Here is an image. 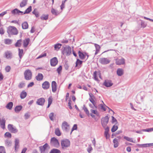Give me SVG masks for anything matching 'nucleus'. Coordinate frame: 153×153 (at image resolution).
Returning <instances> with one entry per match:
<instances>
[{
	"label": "nucleus",
	"instance_id": "nucleus-8",
	"mask_svg": "<svg viewBox=\"0 0 153 153\" xmlns=\"http://www.w3.org/2000/svg\"><path fill=\"white\" fill-rule=\"evenodd\" d=\"M62 128L64 131L68 132L70 128V126L67 122L64 121L62 123Z\"/></svg>",
	"mask_w": 153,
	"mask_h": 153
},
{
	"label": "nucleus",
	"instance_id": "nucleus-4",
	"mask_svg": "<svg viewBox=\"0 0 153 153\" xmlns=\"http://www.w3.org/2000/svg\"><path fill=\"white\" fill-rule=\"evenodd\" d=\"M7 32L9 34L11 35H16L18 33L17 29L13 26H9L8 28Z\"/></svg>",
	"mask_w": 153,
	"mask_h": 153
},
{
	"label": "nucleus",
	"instance_id": "nucleus-6",
	"mask_svg": "<svg viewBox=\"0 0 153 153\" xmlns=\"http://www.w3.org/2000/svg\"><path fill=\"white\" fill-rule=\"evenodd\" d=\"M51 145L55 147L58 148L59 146V143L58 140L55 137H52L51 139Z\"/></svg>",
	"mask_w": 153,
	"mask_h": 153
},
{
	"label": "nucleus",
	"instance_id": "nucleus-24",
	"mask_svg": "<svg viewBox=\"0 0 153 153\" xmlns=\"http://www.w3.org/2000/svg\"><path fill=\"white\" fill-rule=\"evenodd\" d=\"M5 144L6 146L7 147L11 146L12 145V142L8 140H6L5 141Z\"/></svg>",
	"mask_w": 153,
	"mask_h": 153
},
{
	"label": "nucleus",
	"instance_id": "nucleus-19",
	"mask_svg": "<svg viewBox=\"0 0 153 153\" xmlns=\"http://www.w3.org/2000/svg\"><path fill=\"white\" fill-rule=\"evenodd\" d=\"M52 90L53 92H55L56 90V83L55 81H53L51 83Z\"/></svg>",
	"mask_w": 153,
	"mask_h": 153
},
{
	"label": "nucleus",
	"instance_id": "nucleus-63",
	"mask_svg": "<svg viewBox=\"0 0 153 153\" xmlns=\"http://www.w3.org/2000/svg\"><path fill=\"white\" fill-rule=\"evenodd\" d=\"M4 30L2 27L0 28V34L1 35L4 34Z\"/></svg>",
	"mask_w": 153,
	"mask_h": 153
},
{
	"label": "nucleus",
	"instance_id": "nucleus-53",
	"mask_svg": "<svg viewBox=\"0 0 153 153\" xmlns=\"http://www.w3.org/2000/svg\"><path fill=\"white\" fill-rule=\"evenodd\" d=\"M32 13L34 14L36 17L39 16V13L38 11H36V9H35L32 12Z\"/></svg>",
	"mask_w": 153,
	"mask_h": 153
},
{
	"label": "nucleus",
	"instance_id": "nucleus-51",
	"mask_svg": "<svg viewBox=\"0 0 153 153\" xmlns=\"http://www.w3.org/2000/svg\"><path fill=\"white\" fill-rule=\"evenodd\" d=\"M0 153H6L4 147L3 146H0Z\"/></svg>",
	"mask_w": 153,
	"mask_h": 153
},
{
	"label": "nucleus",
	"instance_id": "nucleus-13",
	"mask_svg": "<svg viewBox=\"0 0 153 153\" xmlns=\"http://www.w3.org/2000/svg\"><path fill=\"white\" fill-rule=\"evenodd\" d=\"M48 146L47 143H45L42 146H40L39 147V150L41 153H45V151Z\"/></svg>",
	"mask_w": 153,
	"mask_h": 153
},
{
	"label": "nucleus",
	"instance_id": "nucleus-10",
	"mask_svg": "<svg viewBox=\"0 0 153 153\" xmlns=\"http://www.w3.org/2000/svg\"><path fill=\"white\" fill-rule=\"evenodd\" d=\"M8 130L13 133L17 132L18 130L16 128L13 127L12 125L9 124L8 126Z\"/></svg>",
	"mask_w": 153,
	"mask_h": 153
},
{
	"label": "nucleus",
	"instance_id": "nucleus-12",
	"mask_svg": "<svg viewBox=\"0 0 153 153\" xmlns=\"http://www.w3.org/2000/svg\"><path fill=\"white\" fill-rule=\"evenodd\" d=\"M103 85L105 86L108 87L112 86L113 83L111 80L107 79L105 81Z\"/></svg>",
	"mask_w": 153,
	"mask_h": 153
},
{
	"label": "nucleus",
	"instance_id": "nucleus-34",
	"mask_svg": "<svg viewBox=\"0 0 153 153\" xmlns=\"http://www.w3.org/2000/svg\"><path fill=\"white\" fill-rule=\"evenodd\" d=\"M27 96V93L24 91H23L20 94V97L22 99H24Z\"/></svg>",
	"mask_w": 153,
	"mask_h": 153
},
{
	"label": "nucleus",
	"instance_id": "nucleus-40",
	"mask_svg": "<svg viewBox=\"0 0 153 153\" xmlns=\"http://www.w3.org/2000/svg\"><path fill=\"white\" fill-rule=\"evenodd\" d=\"M51 12L53 14L55 15H57L59 14V13L57 10H55L53 8L51 9Z\"/></svg>",
	"mask_w": 153,
	"mask_h": 153
},
{
	"label": "nucleus",
	"instance_id": "nucleus-62",
	"mask_svg": "<svg viewBox=\"0 0 153 153\" xmlns=\"http://www.w3.org/2000/svg\"><path fill=\"white\" fill-rule=\"evenodd\" d=\"M94 77V79L96 81H97L98 80V78L97 77V72L95 71L94 73L93 74Z\"/></svg>",
	"mask_w": 153,
	"mask_h": 153
},
{
	"label": "nucleus",
	"instance_id": "nucleus-44",
	"mask_svg": "<svg viewBox=\"0 0 153 153\" xmlns=\"http://www.w3.org/2000/svg\"><path fill=\"white\" fill-rule=\"evenodd\" d=\"M55 134L58 136H60L61 134L60 131L58 128H57L55 129Z\"/></svg>",
	"mask_w": 153,
	"mask_h": 153
},
{
	"label": "nucleus",
	"instance_id": "nucleus-42",
	"mask_svg": "<svg viewBox=\"0 0 153 153\" xmlns=\"http://www.w3.org/2000/svg\"><path fill=\"white\" fill-rule=\"evenodd\" d=\"M12 40L9 39H6L4 40L5 43L7 45L11 44L12 43Z\"/></svg>",
	"mask_w": 153,
	"mask_h": 153
},
{
	"label": "nucleus",
	"instance_id": "nucleus-58",
	"mask_svg": "<svg viewBox=\"0 0 153 153\" xmlns=\"http://www.w3.org/2000/svg\"><path fill=\"white\" fill-rule=\"evenodd\" d=\"M4 136L8 137L11 138V134L9 132H6L4 134Z\"/></svg>",
	"mask_w": 153,
	"mask_h": 153
},
{
	"label": "nucleus",
	"instance_id": "nucleus-18",
	"mask_svg": "<svg viewBox=\"0 0 153 153\" xmlns=\"http://www.w3.org/2000/svg\"><path fill=\"white\" fill-rule=\"evenodd\" d=\"M45 100L43 98H41L37 100L36 103L39 105H42L44 104Z\"/></svg>",
	"mask_w": 153,
	"mask_h": 153
},
{
	"label": "nucleus",
	"instance_id": "nucleus-36",
	"mask_svg": "<svg viewBox=\"0 0 153 153\" xmlns=\"http://www.w3.org/2000/svg\"><path fill=\"white\" fill-rule=\"evenodd\" d=\"M49 153H61V152L58 149H53Z\"/></svg>",
	"mask_w": 153,
	"mask_h": 153
},
{
	"label": "nucleus",
	"instance_id": "nucleus-55",
	"mask_svg": "<svg viewBox=\"0 0 153 153\" xmlns=\"http://www.w3.org/2000/svg\"><path fill=\"white\" fill-rule=\"evenodd\" d=\"M77 129V125L76 124H74L72 128L71 131L70 132V134H71L72 132L74 130H76Z\"/></svg>",
	"mask_w": 153,
	"mask_h": 153
},
{
	"label": "nucleus",
	"instance_id": "nucleus-3",
	"mask_svg": "<svg viewBox=\"0 0 153 153\" xmlns=\"http://www.w3.org/2000/svg\"><path fill=\"white\" fill-rule=\"evenodd\" d=\"M25 78L26 80H30L32 77V73L31 71L29 69L26 70L24 74Z\"/></svg>",
	"mask_w": 153,
	"mask_h": 153
},
{
	"label": "nucleus",
	"instance_id": "nucleus-64",
	"mask_svg": "<svg viewBox=\"0 0 153 153\" xmlns=\"http://www.w3.org/2000/svg\"><path fill=\"white\" fill-rule=\"evenodd\" d=\"M62 70V66L60 65L59 67L57 69V71L59 74L60 73V72Z\"/></svg>",
	"mask_w": 153,
	"mask_h": 153
},
{
	"label": "nucleus",
	"instance_id": "nucleus-59",
	"mask_svg": "<svg viewBox=\"0 0 153 153\" xmlns=\"http://www.w3.org/2000/svg\"><path fill=\"white\" fill-rule=\"evenodd\" d=\"M46 56V53H42L39 56L37 57V59H39L44 57L45 56Z\"/></svg>",
	"mask_w": 153,
	"mask_h": 153
},
{
	"label": "nucleus",
	"instance_id": "nucleus-60",
	"mask_svg": "<svg viewBox=\"0 0 153 153\" xmlns=\"http://www.w3.org/2000/svg\"><path fill=\"white\" fill-rule=\"evenodd\" d=\"M141 25L143 28L145 27L147 25V24L145 23L143 21H142L141 22Z\"/></svg>",
	"mask_w": 153,
	"mask_h": 153
},
{
	"label": "nucleus",
	"instance_id": "nucleus-54",
	"mask_svg": "<svg viewBox=\"0 0 153 153\" xmlns=\"http://www.w3.org/2000/svg\"><path fill=\"white\" fill-rule=\"evenodd\" d=\"M66 1L64 0L62 1V4L60 6L61 9L62 10L65 7V4Z\"/></svg>",
	"mask_w": 153,
	"mask_h": 153
},
{
	"label": "nucleus",
	"instance_id": "nucleus-16",
	"mask_svg": "<svg viewBox=\"0 0 153 153\" xmlns=\"http://www.w3.org/2000/svg\"><path fill=\"white\" fill-rule=\"evenodd\" d=\"M15 151L16 152H17L18 151V149L19 148V140L18 139H16L15 140Z\"/></svg>",
	"mask_w": 153,
	"mask_h": 153
},
{
	"label": "nucleus",
	"instance_id": "nucleus-30",
	"mask_svg": "<svg viewBox=\"0 0 153 153\" xmlns=\"http://www.w3.org/2000/svg\"><path fill=\"white\" fill-rule=\"evenodd\" d=\"M113 142L114 144V147L115 148L117 147L118 146L119 143L118 140L116 138H115L113 140Z\"/></svg>",
	"mask_w": 153,
	"mask_h": 153
},
{
	"label": "nucleus",
	"instance_id": "nucleus-1",
	"mask_svg": "<svg viewBox=\"0 0 153 153\" xmlns=\"http://www.w3.org/2000/svg\"><path fill=\"white\" fill-rule=\"evenodd\" d=\"M71 48L68 46H66L64 47L62 51L63 54L66 56H69L71 53Z\"/></svg>",
	"mask_w": 153,
	"mask_h": 153
},
{
	"label": "nucleus",
	"instance_id": "nucleus-47",
	"mask_svg": "<svg viewBox=\"0 0 153 153\" xmlns=\"http://www.w3.org/2000/svg\"><path fill=\"white\" fill-rule=\"evenodd\" d=\"M48 15H43L40 17L41 19L42 20H46L48 18Z\"/></svg>",
	"mask_w": 153,
	"mask_h": 153
},
{
	"label": "nucleus",
	"instance_id": "nucleus-31",
	"mask_svg": "<svg viewBox=\"0 0 153 153\" xmlns=\"http://www.w3.org/2000/svg\"><path fill=\"white\" fill-rule=\"evenodd\" d=\"M13 105V103L12 102H10L7 104L6 107L7 109L11 110L12 108Z\"/></svg>",
	"mask_w": 153,
	"mask_h": 153
},
{
	"label": "nucleus",
	"instance_id": "nucleus-48",
	"mask_svg": "<svg viewBox=\"0 0 153 153\" xmlns=\"http://www.w3.org/2000/svg\"><path fill=\"white\" fill-rule=\"evenodd\" d=\"M118 127L117 126L114 125L113 126L111 129V131L112 132L115 131L118 129Z\"/></svg>",
	"mask_w": 153,
	"mask_h": 153
},
{
	"label": "nucleus",
	"instance_id": "nucleus-28",
	"mask_svg": "<svg viewBox=\"0 0 153 153\" xmlns=\"http://www.w3.org/2000/svg\"><path fill=\"white\" fill-rule=\"evenodd\" d=\"M22 28L23 29H26L28 28V25L27 22H25L22 24Z\"/></svg>",
	"mask_w": 153,
	"mask_h": 153
},
{
	"label": "nucleus",
	"instance_id": "nucleus-41",
	"mask_svg": "<svg viewBox=\"0 0 153 153\" xmlns=\"http://www.w3.org/2000/svg\"><path fill=\"white\" fill-rule=\"evenodd\" d=\"M32 7L31 6H30L27 8L25 10V11L24 13V14H28L30 13L31 11Z\"/></svg>",
	"mask_w": 153,
	"mask_h": 153
},
{
	"label": "nucleus",
	"instance_id": "nucleus-25",
	"mask_svg": "<svg viewBox=\"0 0 153 153\" xmlns=\"http://www.w3.org/2000/svg\"><path fill=\"white\" fill-rule=\"evenodd\" d=\"M28 0H23L20 3V7H23L25 6L27 4Z\"/></svg>",
	"mask_w": 153,
	"mask_h": 153
},
{
	"label": "nucleus",
	"instance_id": "nucleus-20",
	"mask_svg": "<svg viewBox=\"0 0 153 153\" xmlns=\"http://www.w3.org/2000/svg\"><path fill=\"white\" fill-rule=\"evenodd\" d=\"M5 57L7 59H10L12 58V53L9 51H7L5 52Z\"/></svg>",
	"mask_w": 153,
	"mask_h": 153
},
{
	"label": "nucleus",
	"instance_id": "nucleus-50",
	"mask_svg": "<svg viewBox=\"0 0 153 153\" xmlns=\"http://www.w3.org/2000/svg\"><path fill=\"white\" fill-rule=\"evenodd\" d=\"M21 42L22 40L21 39L18 40L15 44V46L16 47H20L21 45Z\"/></svg>",
	"mask_w": 153,
	"mask_h": 153
},
{
	"label": "nucleus",
	"instance_id": "nucleus-21",
	"mask_svg": "<svg viewBox=\"0 0 153 153\" xmlns=\"http://www.w3.org/2000/svg\"><path fill=\"white\" fill-rule=\"evenodd\" d=\"M82 63V61L80 60L79 59H77L76 62L75 67L78 68H79L81 67Z\"/></svg>",
	"mask_w": 153,
	"mask_h": 153
},
{
	"label": "nucleus",
	"instance_id": "nucleus-38",
	"mask_svg": "<svg viewBox=\"0 0 153 153\" xmlns=\"http://www.w3.org/2000/svg\"><path fill=\"white\" fill-rule=\"evenodd\" d=\"M94 97L90 98L89 100L92 103L93 105H94V106L96 108H97V106L96 105V103L94 100Z\"/></svg>",
	"mask_w": 153,
	"mask_h": 153
},
{
	"label": "nucleus",
	"instance_id": "nucleus-2",
	"mask_svg": "<svg viewBox=\"0 0 153 153\" xmlns=\"http://www.w3.org/2000/svg\"><path fill=\"white\" fill-rule=\"evenodd\" d=\"M61 145L62 148L65 149L70 146V142L69 140L65 139L62 140Z\"/></svg>",
	"mask_w": 153,
	"mask_h": 153
},
{
	"label": "nucleus",
	"instance_id": "nucleus-5",
	"mask_svg": "<svg viewBox=\"0 0 153 153\" xmlns=\"http://www.w3.org/2000/svg\"><path fill=\"white\" fill-rule=\"evenodd\" d=\"M109 117L108 116H106L102 118L101 120V123L103 128L106 127L109 121Z\"/></svg>",
	"mask_w": 153,
	"mask_h": 153
},
{
	"label": "nucleus",
	"instance_id": "nucleus-33",
	"mask_svg": "<svg viewBox=\"0 0 153 153\" xmlns=\"http://www.w3.org/2000/svg\"><path fill=\"white\" fill-rule=\"evenodd\" d=\"M62 46V44L58 43L54 45V48L55 50L56 51H58Z\"/></svg>",
	"mask_w": 153,
	"mask_h": 153
},
{
	"label": "nucleus",
	"instance_id": "nucleus-43",
	"mask_svg": "<svg viewBox=\"0 0 153 153\" xmlns=\"http://www.w3.org/2000/svg\"><path fill=\"white\" fill-rule=\"evenodd\" d=\"M83 109L84 111L85 112V113L88 115L89 116V111L87 108L85 107V105H83Z\"/></svg>",
	"mask_w": 153,
	"mask_h": 153
},
{
	"label": "nucleus",
	"instance_id": "nucleus-26",
	"mask_svg": "<svg viewBox=\"0 0 153 153\" xmlns=\"http://www.w3.org/2000/svg\"><path fill=\"white\" fill-rule=\"evenodd\" d=\"M22 107V106L21 105L16 106L15 108V111L16 113L19 112L21 110Z\"/></svg>",
	"mask_w": 153,
	"mask_h": 153
},
{
	"label": "nucleus",
	"instance_id": "nucleus-27",
	"mask_svg": "<svg viewBox=\"0 0 153 153\" xmlns=\"http://www.w3.org/2000/svg\"><path fill=\"white\" fill-rule=\"evenodd\" d=\"M102 102L103 103V104H100L99 105V108H100L101 109L103 110L104 111H106L105 107H107V106L104 103L103 101H102Z\"/></svg>",
	"mask_w": 153,
	"mask_h": 153
},
{
	"label": "nucleus",
	"instance_id": "nucleus-9",
	"mask_svg": "<svg viewBox=\"0 0 153 153\" xmlns=\"http://www.w3.org/2000/svg\"><path fill=\"white\" fill-rule=\"evenodd\" d=\"M115 60L116 64L117 65H123L125 63V60L123 58L121 59H117Z\"/></svg>",
	"mask_w": 153,
	"mask_h": 153
},
{
	"label": "nucleus",
	"instance_id": "nucleus-32",
	"mask_svg": "<svg viewBox=\"0 0 153 153\" xmlns=\"http://www.w3.org/2000/svg\"><path fill=\"white\" fill-rule=\"evenodd\" d=\"M19 55L20 58V59L19 61H20V59H21L22 56L23 55V51L22 49H19Z\"/></svg>",
	"mask_w": 153,
	"mask_h": 153
},
{
	"label": "nucleus",
	"instance_id": "nucleus-46",
	"mask_svg": "<svg viewBox=\"0 0 153 153\" xmlns=\"http://www.w3.org/2000/svg\"><path fill=\"white\" fill-rule=\"evenodd\" d=\"M25 86V83L23 82H20L18 85V87L20 88H23Z\"/></svg>",
	"mask_w": 153,
	"mask_h": 153
},
{
	"label": "nucleus",
	"instance_id": "nucleus-37",
	"mask_svg": "<svg viewBox=\"0 0 153 153\" xmlns=\"http://www.w3.org/2000/svg\"><path fill=\"white\" fill-rule=\"evenodd\" d=\"M123 138L124 139L128 141L133 143H135V142L133 141V139L132 138H130L126 136H124Z\"/></svg>",
	"mask_w": 153,
	"mask_h": 153
},
{
	"label": "nucleus",
	"instance_id": "nucleus-57",
	"mask_svg": "<svg viewBox=\"0 0 153 153\" xmlns=\"http://www.w3.org/2000/svg\"><path fill=\"white\" fill-rule=\"evenodd\" d=\"M111 118H112V123H115V124H116L117 123V120L113 116H112Z\"/></svg>",
	"mask_w": 153,
	"mask_h": 153
},
{
	"label": "nucleus",
	"instance_id": "nucleus-7",
	"mask_svg": "<svg viewBox=\"0 0 153 153\" xmlns=\"http://www.w3.org/2000/svg\"><path fill=\"white\" fill-rule=\"evenodd\" d=\"M99 62L102 65H106L110 62V60L107 58H101L99 59Z\"/></svg>",
	"mask_w": 153,
	"mask_h": 153
},
{
	"label": "nucleus",
	"instance_id": "nucleus-49",
	"mask_svg": "<svg viewBox=\"0 0 153 153\" xmlns=\"http://www.w3.org/2000/svg\"><path fill=\"white\" fill-rule=\"evenodd\" d=\"M49 118L52 121H53L54 120V113L52 112L50 113L49 115Z\"/></svg>",
	"mask_w": 153,
	"mask_h": 153
},
{
	"label": "nucleus",
	"instance_id": "nucleus-52",
	"mask_svg": "<svg viewBox=\"0 0 153 153\" xmlns=\"http://www.w3.org/2000/svg\"><path fill=\"white\" fill-rule=\"evenodd\" d=\"M91 112L94 114L96 115L97 116H99V113L97 110H94L93 109L91 110Z\"/></svg>",
	"mask_w": 153,
	"mask_h": 153
},
{
	"label": "nucleus",
	"instance_id": "nucleus-29",
	"mask_svg": "<svg viewBox=\"0 0 153 153\" xmlns=\"http://www.w3.org/2000/svg\"><path fill=\"white\" fill-rule=\"evenodd\" d=\"M30 41L29 39L27 38L24 40L23 45L25 47H26L28 45Z\"/></svg>",
	"mask_w": 153,
	"mask_h": 153
},
{
	"label": "nucleus",
	"instance_id": "nucleus-22",
	"mask_svg": "<svg viewBox=\"0 0 153 153\" xmlns=\"http://www.w3.org/2000/svg\"><path fill=\"white\" fill-rule=\"evenodd\" d=\"M43 78V74L41 73H39L37 76L36 77V79L38 81H40L42 80Z\"/></svg>",
	"mask_w": 153,
	"mask_h": 153
},
{
	"label": "nucleus",
	"instance_id": "nucleus-39",
	"mask_svg": "<svg viewBox=\"0 0 153 153\" xmlns=\"http://www.w3.org/2000/svg\"><path fill=\"white\" fill-rule=\"evenodd\" d=\"M52 102V99L51 97H49L48 99V105L47 108H48Z\"/></svg>",
	"mask_w": 153,
	"mask_h": 153
},
{
	"label": "nucleus",
	"instance_id": "nucleus-61",
	"mask_svg": "<svg viewBox=\"0 0 153 153\" xmlns=\"http://www.w3.org/2000/svg\"><path fill=\"white\" fill-rule=\"evenodd\" d=\"M11 68L9 66H7L5 68V70L7 72H9Z\"/></svg>",
	"mask_w": 153,
	"mask_h": 153
},
{
	"label": "nucleus",
	"instance_id": "nucleus-14",
	"mask_svg": "<svg viewBox=\"0 0 153 153\" xmlns=\"http://www.w3.org/2000/svg\"><path fill=\"white\" fill-rule=\"evenodd\" d=\"M78 54L79 58L82 60L84 59H85L86 56H87V59L88 58V55H87L86 53H85L84 54L83 53L81 52L80 51H79Z\"/></svg>",
	"mask_w": 153,
	"mask_h": 153
},
{
	"label": "nucleus",
	"instance_id": "nucleus-17",
	"mask_svg": "<svg viewBox=\"0 0 153 153\" xmlns=\"http://www.w3.org/2000/svg\"><path fill=\"white\" fill-rule=\"evenodd\" d=\"M50 85V84L48 82L45 81L42 84V87L44 89H47L49 88Z\"/></svg>",
	"mask_w": 153,
	"mask_h": 153
},
{
	"label": "nucleus",
	"instance_id": "nucleus-56",
	"mask_svg": "<svg viewBox=\"0 0 153 153\" xmlns=\"http://www.w3.org/2000/svg\"><path fill=\"white\" fill-rule=\"evenodd\" d=\"M143 131L146 132H150L153 131V128H151L148 129H144L142 130Z\"/></svg>",
	"mask_w": 153,
	"mask_h": 153
},
{
	"label": "nucleus",
	"instance_id": "nucleus-23",
	"mask_svg": "<svg viewBox=\"0 0 153 153\" xmlns=\"http://www.w3.org/2000/svg\"><path fill=\"white\" fill-rule=\"evenodd\" d=\"M123 70L122 68H118L117 71V75L119 76H121L123 74Z\"/></svg>",
	"mask_w": 153,
	"mask_h": 153
},
{
	"label": "nucleus",
	"instance_id": "nucleus-35",
	"mask_svg": "<svg viewBox=\"0 0 153 153\" xmlns=\"http://www.w3.org/2000/svg\"><path fill=\"white\" fill-rule=\"evenodd\" d=\"M94 45L96 49V51L95 54V55H96L98 53L99 51L100 47L99 45L96 44H95Z\"/></svg>",
	"mask_w": 153,
	"mask_h": 153
},
{
	"label": "nucleus",
	"instance_id": "nucleus-15",
	"mask_svg": "<svg viewBox=\"0 0 153 153\" xmlns=\"http://www.w3.org/2000/svg\"><path fill=\"white\" fill-rule=\"evenodd\" d=\"M5 118L4 117H2L1 118H0V126L3 129L5 128Z\"/></svg>",
	"mask_w": 153,
	"mask_h": 153
},
{
	"label": "nucleus",
	"instance_id": "nucleus-45",
	"mask_svg": "<svg viewBox=\"0 0 153 153\" xmlns=\"http://www.w3.org/2000/svg\"><path fill=\"white\" fill-rule=\"evenodd\" d=\"M142 148H145L153 146V143L142 144Z\"/></svg>",
	"mask_w": 153,
	"mask_h": 153
},
{
	"label": "nucleus",
	"instance_id": "nucleus-11",
	"mask_svg": "<svg viewBox=\"0 0 153 153\" xmlns=\"http://www.w3.org/2000/svg\"><path fill=\"white\" fill-rule=\"evenodd\" d=\"M58 61L56 57H54L50 60L51 65L52 66H55L58 63Z\"/></svg>",
	"mask_w": 153,
	"mask_h": 153
}]
</instances>
